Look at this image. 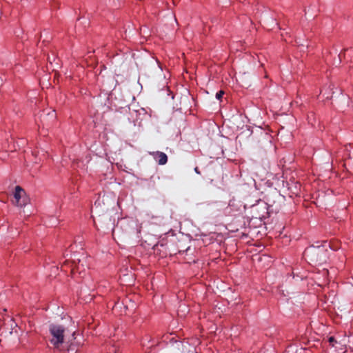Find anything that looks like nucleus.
Returning a JSON list of instances; mask_svg holds the SVG:
<instances>
[{"label": "nucleus", "mask_w": 353, "mask_h": 353, "mask_svg": "<svg viewBox=\"0 0 353 353\" xmlns=\"http://www.w3.org/2000/svg\"><path fill=\"white\" fill-rule=\"evenodd\" d=\"M327 241H324L321 245H311L306 248L303 252L305 259L312 263H322L326 261L327 258Z\"/></svg>", "instance_id": "obj_1"}, {"label": "nucleus", "mask_w": 353, "mask_h": 353, "mask_svg": "<svg viewBox=\"0 0 353 353\" xmlns=\"http://www.w3.org/2000/svg\"><path fill=\"white\" fill-rule=\"evenodd\" d=\"M49 332L51 335L50 343L55 348H60L64 343L65 327L61 325L52 323L49 325Z\"/></svg>", "instance_id": "obj_2"}, {"label": "nucleus", "mask_w": 353, "mask_h": 353, "mask_svg": "<svg viewBox=\"0 0 353 353\" xmlns=\"http://www.w3.org/2000/svg\"><path fill=\"white\" fill-rule=\"evenodd\" d=\"M77 261H78V262L77 263V261L75 260H74L72 261H69L68 260H65L61 267V270L63 271L67 272L68 269H70V273L72 274H74L76 270H81V268L83 267V265L80 264L81 259H78Z\"/></svg>", "instance_id": "obj_3"}, {"label": "nucleus", "mask_w": 353, "mask_h": 353, "mask_svg": "<svg viewBox=\"0 0 353 353\" xmlns=\"http://www.w3.org/2000/svg\"><path fill=\"white\" fill-rule=\"evenodd\" d=\"M159 165H165L168 162V156L162 152L157 151L151 153Z\"/></svg>", "instance_id": "obj_4"}, {"label": "nucleus", "mask_w": 353, "mask_h": 353, "mask_svg": "<svg viewBox=\"0 0 353 353\" xmlns=\"http://www.w3.org/2000/svg\"><path fill=\"white\" fill-rule=\"evenodd\" d=\"M24 193L25 191L19 185L16 186L14 193V201H13V203L17 205L21 198L24 196Z\"/></svg>", "instance_id": "obj_5"}, {"label": "nucleus", "mask_w": 353, "mask_h": 353, "mask_svg": "<svg viewBox=\"0 0 353 353\" xmlns=\"http://www.w3.org/2000/svg\"><path fill=\"white\" fill-rule=\"evenodd\" d=\"M29 201V199L26 196V192L24 193V196L21 198V199L19 201V202L17 203V206L19 207H23L26 206Z\"/></svg>", "instance_id": "obj_6"}, {"label": "nucleus", "mask_w": 353, "mask_h": 353, "mask_svg": "<svg viewBox=\"0 0 353 353\" xmlns=\"http://www.w3.org/2000/svg\"><path fill=\"white\" fill-rule=\"evenodd\" d=\"M329 247L330 249H332L334 250H336L338 248H339V246L337 245H335L334 243H329L326 244V248L327 247Z\"/></svg>", "instance_id": "obj_7"}, {"label": "nucleus", "mask_w": 353, "mask_h": 353, "mask_svg": "<svg viewBox=\"0 0 353 353\" xmlns=\"http://www.w3.org/2000/svg\"><path fill=\"white\" fill-rule=\"evenodd\" d=\"M348 50H349L348 48H345L343 50V52H341L339 53V58L340 62L341 61L342 58L345 57V52ZM350 50H352V48H350Z\"/></svg>", "instance_id": "obj_8"}, {"label": "nucleus", "mask_w": 353, "mask_h": 353, "mask_svg": "<svg viewBox=\"0 0 353 353\" xmlns=\"http://www.w3.org/2000/svg\"><path fill=\"white\" fill-rule=\"evenodd\" d=\"M224 94V92L223 90H220L216 94V98L218 99V100H221V98L223 97V95Z\"/></svg>", "instance_id": "obj_9"}, {"label": "nucleus", "mask_w": 353, "mask_h": 353, "mask_svg": "<svg viewBox=\"0 0 353 353\" xmlns=\"http://www.w3.org/2000/svg\"><path fill=\"white\" fill-rule=\"evenodd\" d=\"M328 341H329L330 343L332 346H334V343L336 342V340H335V339H334V336H330V337L329 338Z\"/></svg>", "instance_id": "obj_10"}, {"label": "nucleus", "mask_w": 353, "mask_h": 353, "mask_svg": "<svg viewBox=\"0 0 353 353\" xmlns=\"http://www.w3.org/2000/svg\"><path fill=\"white\" fill-rule=\"evenodd\" d=\"M48 115L53 119H54L56 117V114L54 112V110H52L51 112L48 113Z\"/></svg>", "instance_id": "obj_11"}, {"label": "nucleus", "mask_w": 353, "mask_h": 353, "mask_svg": "<svg viewBox=\"0 0 353 353\" xmlns=\"http://www.w3.org/2000/svg\"><path fill=\"white\" fill-rule=\"evenodd\" d=\"M94 205L96 208H97L99 205H100V201H97L94 203Z\"/></svg>", "instance_id": "obj_12"}, {"label": "nucleus", "mask_w": 353, "mask_h": 353, "mask_svg": "<svg viewBox=\"0 0 353 353\" xmlns=\"http://www.w3.org/2000/svg\"><path fill=\"white\" fill-rule=\"evenodd\" d=\"M194 170H195V172H196V173H199V170H198V168H195Z\"/></svg>", "instance_id": "obj_13"}]
</instances>
